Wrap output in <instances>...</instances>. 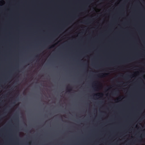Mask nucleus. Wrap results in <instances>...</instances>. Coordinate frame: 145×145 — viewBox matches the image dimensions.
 Segmentation results:
<instances>
[{
    "label": "nucleus",
    "instance_id": "f257e3e1",
    "mask_svg": "<svg viewBox=\"0 0 145 145\" xmlns=\"http://www.w3.org/2000/svg\"><path fill=\"white\" fill-rule=\"evenodd\" d=\"M100 95H101L103 96V94L102 93H98L97 94H95L94 95V96H98L99 97L100 96Z\"/></svg>",
    "mask_w": 145,
    "mask_h": 145
},
{
    "label": "nucleus",
    "instance_id": "f03ea898",
    "mask_svg": "<svg viewBox=\"0 0 145 145\" xmlns=\"http://www.w3.org/2000/svg\"><path fill=\"white\" fill-rule=\"evenodd\" d=\"M67 89L69 91H70L72 90L70 86H68L67 88Z\"/></svg>",
    "mask_w": 145,
    "mask_h": 145
},
{
    "label": "nucleus",
    "instance_id": "7ed1b4c3",
    "mask_svg": "<svg viewBox=\"0 0 145 145\" xmlns=\"http://www.w3.org/2000/svg\"><path fill=\"white\" fill-rule=\"evenodd\" d=\"M102 75L101 76L102 77H104L107 74L106 73H102L101 74Z\"/></svg>",
    "mask_w": 145,
    "mask_h": 145
},
{
    "label": "nucleus",
    "instance_id": "20e7f679",
    "mask_svg": "<svg viewBox=\"0 0 145 145\" xmlns=\"http://www.w3.org/2000/svg\"><path fill=\"white\" fill-rule=\"evenodd\" d=\"M88 20H85L84 21V23L86 24V23H87L88 22Z\"/></svg>",
    "mask_w": 145,
    "mask_h": 145
},
{
    "label": "nucleus",
    "instance_id": "39448f33",
    "mask_svg": "<svg viewBox=\"0 0 145 145\" xmlns=\"http://www.w3.org/2000/svg\"><path fill=\"white\" fill-rule=\"evenodd\" d=\"M116 91H115V93H115V94H116Z\"/></svg>",
    "mask_w": 145,
    "mask_h": 145
},
{
    "label": "nucleus",
    "instance_id": "423d86ee",
    "mask_svg": "<svg viewBox=\"0 0 145 145\" xmlns=\"http://www.w3.org/2000/svg\"><path fill=\"white\" fill-rule=\"evenodd\" d=\"M99 75H100L101 76L102 75V74H101V75H100V74H99Z\"/></svg>",
    "mask_w": 145,
    "mask_h": 145
},
{
    "label": "nucleus",
    "instance_id": "0eeeda50",
    "mask_svg": "<svg viewBox=\"0 0 145 145\" xmlns=\"http://www.w3.org/2000/svg\"><path fill=\"white\" fill-rule=\"evenodd\" d=\"M54 46H52V47H53Z\"/></svg>",
    "mask_w": 145,
    "mask_h": 145
}]
</instances>
